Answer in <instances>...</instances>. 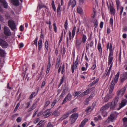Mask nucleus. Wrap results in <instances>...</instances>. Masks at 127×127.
<instances>
[{"label":"nucleus","mask_w":127,"mask_h":127,"mask_svg":"<svg viewBox=\"0 0 127 127\" xmlns=\"http://www.w3.org/2000/svg\"><path fill=\"white\" fill-rule=\"evenodd\" d=\"M109 47V53L108 57V65L110 64L112 61L113 59V51L114 49H112V46L111 43L110 44Z\"/></svg>","instance_id":"obj_1"},{"label":"nucleus","mask_w":127,"mask_h":127,"mask_svg":"<svg viewBox=\"0 0 127 127\" xmlns=\"http://www.w3.org/2000/svg\"><path fill=\"white\" fill-rule=\"evenodd\" d=\"M8 24L9 26L12 30L13 31L15 30L16 26L14 21L12 20H10L8 21Z\"/></svg>","instance_id":"obj_2"},{"label":"nucleus","mask_w":127,"mask_h":127,"mask_svg":"<svg viewBox=\"0 0 127 127\" xmlns=\"http://www.w3.org/2000/svg\"><path fill=\"white\" fill-rule=\"evenodd\" d=\"M78 62V57H77L76 61L75 62H74L73 64L72 65L71 67V69L72 73H73L74 72L75 67L76 69L77 68Z\"/></svg>","instance_id":"obj_3"},{"label":"nucleus","mask_w":127,"mask_h":127,"mask_svg":"<svg viewBox=\"0 0 127 127\" xmlns=\"http://www.w3.org/2000/svg\"><path fill=\"white\" fill-rule=\"evenodd\" d=\"M51 109H48L44 111L42 113V116H44V118H47L51 115Z\"/></svg>","instance_id":"obj_4"},{"label":"nucleus","mask_w":127,"mask_h":127,"mask_svg":"<svg viewBox=\"0 0 127 127\" xmlns=\"http://www.w3.org/2000/svg\"><path fill=\"white\" fill-rule=\"evenodd\" d=\"M4 32L5 35L9 36L11 35V32L9 28L6 26H5L4 28Z\"/></svg>","instance_id":"obj_5"},{"label":"nucleus","mask_w":127,"mask_h":127,"mask_svg":"<svg viewBox=\"0 0 127 127\" xmlns=\"http://www.w3.org/2000/svg\"><path fill=\"white\" fill-rule=\"evenodd\" d=\"M0 45L3 48H7L8 44L7 42L4 40L0 38Z\"/></svg>","instance_id":"obj_6"},{"label":"nucleus","mask_w":127,"mask_h":127,"mask_svg":"<svg viewBox=\"0 0 127 127\" xmlns=\"http://www.w3.org/2000/svg\"><path fill=\"white\" fill-rule=\"evenodd\" d=\"M72 97V95L70 93H69L64 99L62 104H63L67 101H70Z\"/></svg>","instance_id":"obj_7"},{"label":"nucleus","mask_w":127,"mask_h":127,"mask_svg":"<svg viewBox=\"0 0 127 127\" xmlns=\"http://www.w3.org/2000/svg\"><path fill=\"white\" fill-rule=\"evenodd\" d=\"M78 116V114L77 113H75L73 114L70 116V118L72 119L71 123H73L77 120Z\"/></svg>","instance_id":"obj_8"},{"label":"nucleus","mask_w":127,"mask_h":127,"mask_svg":"<svg viewBox=\"0 0 127 127\" xmlns=\"http://www.w3.org/2000/svg\"><path fill=\"white\" fill-rule=\"evenodd\" d=\"M112 104V102L109 103L101 107L100 109L101 111H105V110L107 109L110 105Z\"/></svg>","instance_id":"obj_9"},{"label":"nucleus","mask_w":127,"mask_h":127,"mask_svg":"<svg viewBox=\"0 0 127 127\" xmlns=\"http://www.w3.org/2000/svg\"><path fill=\"white\" fill-rule=\"evenodd\" d=\"M94 44V42L92 40L90 41L89 43L88 42H87L86 43L85 45L86 51H87L88 50H89L90 47L91 48L93 47Z\"/></svg>","instance_id":"obj_10"},{"label":"nucleus","mask_w":127,"mask_h":127,"mask_svg":"<svg viewBox=\"0 0 127 127\" xmlns=\"http://www.w3.org/2000/svg\"><path fill=\"white\" fill-rule=\"evenodd\" d=\"M60 107H58L52 113V115L55 116H59L60 114V112L61 110L60 109Z\"/></svg>","instance_id":"obj_11"},{"label":"nucleus","mask_w":127,"mask_h":127,"mask_svg":"<svg viewBox=\"0 0 127 127\" xmlns=\"http://www.w3.org/2000/svg\"><path fill=\"white\" fill-rule=\"evenodd\" d=\"M119 75L120 72L119 71L115 75L114 78L113 79L111 82L115 84L117 83L118 80Z\"/></svg>","instance_id":"obj_12"},{"label":"nucleus","mask_w":127,"mask_h":127,"mask_svg":"<svg viewBox=\"0 0 127 127\" xmlns=\"http://www.w3.org/2000/svg\"><path fill=\"white\" fill-rule=\"evenodd\" d=\"M119 98L117 96H116L114 99L113 105H111L110 107L111 109L113 108H115V106L116 105L118 101Z\"/></svg>","instance_id":"obj_13"},{"label":"nucleus","mask_w":127,"mask_h":127,"mask_svg":"<svg viewBox=\"0 0 127 127\" xmlns=\"http://www.w3.org/2000/svg\"><path fill=\"white\" fill-rule=\"evenodd\" d=\"M127 104V100L126 99H123L120 104L119 107L121 108L125 106Z\"/></svg>","instance_id":"obj_14"},{"label":"nucleus","mask_w":127,"mask_h":127,"mask_svg":"<svg viewBox=\"0 0 127 127\" xmlns=\"http://www.w3.org/2000/svg\"><path fill=\"white\" fill-rule=\"evenodd\" d=\"M112 97V95L111 93L109 94H107L106 96H105L104 101L105 102H107L109 99L111 98Z\"/></svg>","instance_id":"obj_15"},{"label":"nucleus","mask_w":127,"mask_h":127,"mask_svg":"<svg viewBox=\"0 0 127 127\" xmlns=\"http://www.w3.org/2000/svg\"><path fill=\"white\" fill-rule=\"evenodd\" d=\"M69 114L68 113V112L66 114H64L63 115L61 118H60L59 120V121H61L63 120L64 119L68 117Z\"/></svg>","instance_id":"obj_16"},{"label":"nucleus","mask_w":127,"mask_h":127,"mask_svg":"<svg viewBox=\"0 0 127 127\" xmlns=\"http://www.w3.org/2000/svg\"><path fill=\"white\" fill-rule=\"evenodd\" d=\"M61 5L60 4H59L58 5L57 9V15L60 16L61 14Z\"/></svg>","instance_id":"obj_17"},{"label":"nucleus","mask_w":127,"mask_h":127,"mask_svg":"<svg viewBox=\"0 0 127 127\" xmlns=\"http://www.w3.org/2000/svg\"><path fill=\"white\" fill-rule=\"evenodd\" d=\"M97 47L99 52L100 55H101L102 53V49L101 45L100 43H98Z\"/></svg>","instance_id":"obj_18"},{"label":"nucleus","mask_w":127,"mask_h":127,"mask_svg":"<svg viewBox=\"0 0 127 127\" xmlns=\"http://www.w3.org/2000/svg\"><path fill=\"white\" fill-rule=\"evenodd\" d=\"M110 11L111 14L114 15L115 14V10L113 6L110 5Z\"/></svg>","instance_id":"obj_19"},{"label":"nucleus","mask_w":127,"mask_h":127,"mask_svg":"<svg viewBox=\"0 0 127 127\" xmlns=\"http://www.w3.org/2000/svg\"><path fill=\"white\" fill-rule=\"evenodd\" d=\"M127 87V84L126 85L123 87L120 90V91L121 92V96H122L125 93V90Z\"/></svg>","instance_id":"obj_20"},{"label":"nucleus","mask_w":127,"mask_h":127,"mask_svg":"<svg viewBox=\"0 0 127 127\" xmlns=\"http://www.w3.org/2000/svg\"><path fill=\"white\" fill-rule=\"evenodd\" d=\"M6 53L5 51L3 49H0V55L2 57H4L6 56Z\"/></svg>","instance_id":"obj_21"},{"label":"nucleus","mask_w":127,"mask_h":127,"mask_svg":"<svg viewBox=\"0 0 127 127\" xmlns=\"http://www.w3.org/2000/svg\"><path fill=\"white\" fill-rule=\"evenodd\" d=\"M37 94V93H36L35 92H33L30 95L29 98L30 100L32 99L34 97H35Z\"/></svg>","instance_id":"obj_22"},{"label":"nucleus","mask_w":127,"mask_h":127,"mask_svg":"<svg viewBox=\"0 0 127 127\" xmlns=\"http://www.w3.org/2000/svg\"><path fill=\"white\" fill-rule=\"evenodd\" d=\"M0 2L3 4V6L5 8H7V3L5 0H2Z\"/></svg>","instance_id":"obj_23"},{"label":"nucleus","mask_w":127,"mask_h":127,"mask_svg":"<svg viewBox=\"0 0 127 127\" xmlns=\"http://www.w3.org/2000/svg\"><path fill=\"white\" fill-rule=\"evenodd\" d=\"M43 8H47V7L44 4L42 3H39L38 4L37 8H39L40 10V9Z\"/></svg>","instance_id":"obj_24"},{"label":"nucleus","mask_w":127,"mask_h":127,"mask_svg":"<svg viewBox=\"0 0 127 127\" xmlns=\"http://www.w3.org/2000/svg\"><path fill=\"white\" fill-rule=\"evenodd\" d=\"M115 84L111 82V84L109 89L110 93H111L112 92L114 88V87Z\"/></svg>","instance_id":"obj_25"},{"label":"nucleus","mask_w":127,"mask_h":127,"mask_svg":"<svg viewBox=\"0 0 127 127\" xmlns=\"http://www.w3.org/2000/svg\"><path fill=\"white\" fill-rule=\"evenodd\" d=\"M60 61V59H59L58 58H57L56 64L55 66V68H58L59 66Z\"/></svg>","instance_id":"obj_26"},{"label":"nucleus","mask_w":127,"mask_h":127,"mask_svg":"<svg viewBox=\"0 0 127 127\" xmlns=\"http://www.w3.org/2000/svg\"><path fill=\"white\" fill-rule=\"evenodd\" d=\"M13 4L15 6H17L19 5V2L18 0H13L12 1Z\"/></svg>","instance_id":"obj_27"},{"label":"nucleus","mask_w":127,"mask_h":127,"mask_svg":"<svg viewBox=\"0 0 127 127\" xmlns=\"http://www.w3.org/2000/svg\"><path fill=\"white\" fill-rule=\"evenodd\" d=\"M76 26H74L72 29V38H73L74 36L75 35V34L76 30Z\"/></svg>","instance_id":"obj_28"},{"label":"nucleus","mask_w":127,"mask_h":127,"mask_svg":"<svg viewBox=\"0 0 127 127\" xmlns=\"http://www.w3.org/2000/svg\"><path fill=\"white\" fill-rule=\"evenodd\" d=\"M50 103V101L49 100H48L46 101L44 103V109H46L47 106L49 105Z\"/></svg>","instance_id":"obj_29"},{"label":"nucleus","mask_w":127,"mask_h":127,"mask_svg":"<svg viewBox=\"0 0 127 127\" xmlns=\"http://www.w3.org/2000/svg\"><path fill=\"white\" fill-rule=\"evenodd\" d=\"M116 4L117 10L118 11L120 7V2L119 0H115Z\"/></svg>","instance_id":"obj_30"},{"label":"nucleus","mask_w":127,"mask_h":127,"mask_svg":"<svg viewBox=\"0 0 127 127\" xmlns=\"http://www.w3.org/2000/svg\"><path fill=\"white\" fill-rule=\"evenodd\" d=\"M115 115L114 114H111L110 116L108 117V120L109 121L113 120L114 118Z\"/></svg>","instance_id":"obj_31"},{"label":"nucleus","mask_w":127,"mask_h":127,"mask_svg":"<svg viewBox=\"0 0 127 127\" xmlns=\"http://www.w3.org/2000/svg\"><path fill=\"white\" fill-rule=\"evenodd\" d=\"M52 1L51 3V5L52 8L54 11L56 12V8L55 6V4H54V0H52Z\"/></svg>","instance_id":"obj_32"},{"label":"nucleus","mask_w":127,"mask_h":127,"mask_svg":"<svg viewBox=\"0 0 127 127\" xmlns=\"http://www.w3.org/2000/svg\"><path fill=\"white\" fill-rule=\"evenodd\" d=\"M96 62L95 60H94V62L93 63V65L91 68V69L92 70H94L96 67Z\"/></svg>","instance_id":"obj_33"},{"label":"nucleus","mask_w":127,"mask_h":127,"mask_svg":"<svg viewBox=\"0 0 127 127\" xmlns=\"http://www.w3.org/2000/svg\"><path fill=\"white\" fill-rule=\"evenodd\" d=\"M77 108H76L74 109H73L72 110H69L68 111V113L69 114H71L75 112L77 110Z\"/></svg>","instance_id":"obj_34"},{"label":"nucleus","mask_w":127,"mask_h":127,"mask_svg":"<svg viewBox=\"0 0 127 127\" xmlns=\"http://www.w3.org/2000/svg\"><path fill=\"white\" fill-rule=\"evenodd\" d=\"M35 105V104H33L32 106H31L28 110V112H30L32 110H33L35 109L36 107L35 106L34 107Z\"/></svg>","instance_id":"obj_35"},{"label":"nucleus","mask_w":127,"mask_h":127,"mask_svg":"<svg viewBox=\"0 0 127 127\" xmlns=\"http://www.w3.org/2000/svg\"><path fill=\"white\" fill-rule=\"evenodd\" d=\"M38 39V37H37L35 38V40L34 41L33 43V42L32 43V45H35L36 46V47H37V42Z\"/></svg>","instance_id":"obj_36"},{"label":"nucleus","mask_w":127,"mask_h":127,"mask_svg":"<svg viewBox=\"0 0 127 127\" xmlns=\"http://www.w3.org/2000/svg\"><path fill=\"white\" fill-rule=\"evenodd\" d=\"M77 11L78 13L81 14L82 13L83 10L80 7H78L77 9Z\"/></svg>","instance_id":"obj_37"},{"label":"nucleus","mask_w":127,"mask_h":127,"mask_svg":"<svg viewBox=\"0 0 127 127\" xmlns=\"http://www.w3.org/2000/svg\"><path fill=\"white\" fill-rule=\"evenodd\" d=\"M93 13L92 15V17L93 18L95 17L96 15V10L94 8H93Z\"/></svg>","instance_id":"obj_38"},{"label":"nucleus","mask_w":127,"mask_h":127,"mask_svg":"<svg viewBox=\"0 0 127 127\" xmlns=\"http://www.w3.org/2000/svg\"><path fill=\"white\" fill-rule=\"evenodd\" d=\"M87 39L86 36L85 34H83L82 37V42L83 43L85 42Z\"/></svg>","instance_id":"obj_39"},{"label":"nucleus","mask_w":127,"mask_h":127,"mask_svg":"<svg viewBox=\"0 0 127 127\" xmlns=\"http://www.w3.org/2000/svg\"><path fill=\"white\" fill-rule=\"evenodd\" d=\"M45 46L47 50L46 51L47 52L48 49V42L47 40L46 41L45 43Z\"/></svg>","instance_id":"obj_40"},{"label":"nucleus","mask_w":127,"mask_h":127,"mask_svg":"<svg viewBox=\"0 0 127 127\" xmlns=\"http://www.w3.org/2000/svg\"><path fill=\"white\" fill-rule=\"evenodd\" d=\"M99 81L98 78L96 79L95 80H94L93 82L91 83L92 85H93L97 83Z\"/></svg>","instance_id":"obj_41"},{"label":"nucleus","mask_w":127,"mask_h":127,"mask_svg":"<svg viewBox=\"0 0 127 127\" xmlns=\"http://www.w3.org/2000/svg\"><path fill=\"white\" fill-rule=\"evenodd\" d=\"M94 24L95 27L96 28L98 27V22L96 19L94 21Z\"/></svg>","instance_id":"obj_42"},{"label":"nucleus","mask_w":127,"mask_h":127,"mask_svg":"<svg viewBox=\"0 0 127 127\" xmlns=\"http://www.w3.org/2000/svg\"><path fill=\"white\" fill-rule=\"evenodd\" d=\"M76 4V1L75 0H73L71 4V7L73 8L75 6Z\"/></svg>","instance_id":"obj_43"},{"label":"nucleus","mask_w":127,"mask_h":127,"mask_svg":"<svg viewBox=\"0 0 127 127\" xmlns=\"http://www.w3.org/2000/svg\"><path fill=\"white\" fill-rule=\"evenodd\" d=\"M127 78L125 77L124 75L121 78H120V82H123L124 81L126 80Z\"/></svg>","instance_id":"obj_44"},{"label":"nucleus","mask_w":127,"mask_h":127,"mask_svg":"<svg viewBox=\"0 0 127 127\" xmlns=\"http://www.w3.org/2000/svg\"><path fill=\"white\" fill-rule=\"evenodd\" d=\"M53 27L54 31L55 32H57V28L56 26V23L55 22L53 24Z\"/></svg>","instance_id":"obj_45"},{"label":"nucleus","mask_w":127,"mask_h":127,"mask_svg":"<svg viewBox=\"0 0 127 127\" xmlns=\"http://www.w3.org/2000/svg\"><path fill=\"white\" fill-rule=\"evenodd\" d=\"M90 99H89V98H88L86 99L85 100V103H84V105H87L88 104H89V101H90Z\"/></svg>","instance_id":"obj_46"},{"label":"nucleus","mask_w":127,"mask_h":127,"mask_svg":"<svg viewBox=\"0 0 127 127\" xmlns=\"http://www.w3.org/2000/svg\"><path fill=\"white\" fill-rule=\"evenodd\" d=\"M62 50H63V53H62V56H64L65 55V54L66 53V50L65 48L64 47H63L62 48Z\"/></svg>","instance_id":"obj_47"},{"label":"nucleus","mask_w":127,"mask_h":127,"mask_svg":"<svg viewBox=\"0 0 127 127\" xmlns=\"http://www.w3.org/2000/svg\"><path fill=\"white\" fill-rule=\"evenodd\" d=\"M65 65L64 64H63L62 65V67L61 70V74H63L65 71Z\"/></svg>","instance_id":"obj_48"},{"label":"nucleus","mask_w":127,"mask_h":127,"mask_svg":"<svg viewBox=\"0 0 127 127\" xmlns=\"http://www.w3.org/2000/svg\"><path fill=\"white\" fill-rule=\"evenodd\" d=\"M68 22H67V20L66 21H65V24H64V26L65 27V28L66 30H67V28H68Z\"/></svg>","instance_id":"obj_49"},{"label":"nucleus","mask_w":127,"mask_h":127,"mask_svg":"<svg viewBox=\"0 0 127 127\" xmlns=\"http://www.w3.org/2000/svg\"><path fill=\"white\" fill-rule=\"evenodd\" d=\"M90 90V89H87L84 92L85 95L88 94L89 93Z\"/></svg>","instance_id":"obj_50"},{"label":"nucleus","mask_w":127,"mask_h":127,"mask_svg":"<svg viewBox=\"0 0 127 127\" xmlns=\"http://www.w3.org/2000/svg\"><path fill=\"white\" fill-rule=\"evenodd\" d=\"M81 43V41L80 40H77L76 42V45L77 46H79L80 45Z\"/></svg>","instance_id":"obj_51"},{"label":"nucleus","mask_w":127,"mask_h":127,"mask_svg":"<svg viewBox=\"0 0 127 127\" xmlns=\"http://www.w3.org/2000/svg\"><path fill=\"white\" fill-rule=\"evenodd\" d=\"M123 122L124 125H125L126 123L127 122V118L124 117L123 119Z\"/></svg>","instance_id":"obj_52"},{"label":"nucleus","mask_w":127,"mask_h":127,"mask_svg":"<svg viewBox=\"0 0 127 127\" xmlns=\"http://www.w3.org/2000/svg\"><path fill=\"white\" fill-rule=\"evenodd\" d=\"M57 101V100L56 99H55L54 101L52 102L51 104V106L52 107H53Z\"/></svg>","instance_id":"obj_53"},{"label":"nucleus","mask_w":127,"mask_h":127,"mask_svg":"<svg viewBox=\"0 0 127 127\" xmlns=\"http://www.w3.org/2000/svg\"><path fill=\"white\" fill-rule=\"evenodd\" d=\"M101 112H102V114L104 117H105L107 116V113L106 111Z\"/></svg>","instance_id":"obj_54"},{"label":"nucleus","mask_w":127,"mask_h":127,"mask_svg":"<svg viewBox=\"0 0 127 127\" xmlns=\"http://www.w3.org/2000/svg\"><path fill=\"white\" fill-rule=\"evenodd\" d=\"M20 105V102L18 103L17 105L15 107L14 110V111H16L17 110V109H18V107Z\"/></svg>","instance_id":"obj_55"},{"label":"nucleus","mask_w":127,"mask_h":127,"mask_svg":"<svg viewBox=\"0 0 127 127\" xmlns=\"http://www.w3.org/2000/svg\"><path fill=\"white\" fill-rule=\"evenodd\" d=\"M109 22L110 24L112 26L113 24V18H110L109 20Z\"/></svg>","instance_id":"obj_56"},{"label":"nucleus","mask_w":127,"mask_h":127,"mask_svg":"<svg viewBox=\"0 0 127 127\" xmlns=\"http://www.w3.org/2000/svg\"><path fill=\"white\" fill-rule=\"evenodd\" d=\"M85 122L84 121H82L81 122L80 125L79 126V127H83V126L85 125Z\"/></svg>","instance_id":"obj_57"},{"label":"nucleus","mask_w":127,"mask_h":127,"mask_svg":"<svg viewBox=\"0 0 127 127\" xmlns=\"http://www.w3.org/2000/svg\"><path fill=\"white\" fill-rule=\"evenodd\" d=\"M81 93L80 91L76 92L75 93L74 96L76 97L77 96L79 95Z\"/></svg>","instance_id":"obj_58"},{"label":"nucleus","mask_w":127,"mask_h":127,"mask_svg":"<svg viewBox=\"0 0 127 127\" xmlns=\"http://www.w3.org/2000/svg\"><path fill=\"white\" fill-rule=\"evenodd\" d=\"M4 19L3 17L0 15V21L2 22H3L4 21Z\"/></svg>","instance_id":"obj_59"},{"label":"nucleus","mask_w":127,"mask_h":127,"mask_svg":"<svg viewBox=\"0 0 127 127\" xmlns=\"http://www.w3.org/2000/svg\"><path fill=\"white\" fill-rule=\"evenodd\" d=\"M65 94V92L64 90L62 92V93L60 95V97H63Z\"/></svg>","instance_id":"obj_60"},{"label":"nucleus","mask_w":127,"mask_h":127,"mask_svg":"<svg viewBox=\"0 0 127 127\" xmlns=\"http://www.w3.org/2000/svg\"><path fill=\"white\" fill-rule=\"evenodd\" d=\"M65 79V76H63L62 77V79H61L60 82H61V83H63V82L64 81V80Z\"/></svg>","instance_id":"obj_61"},{"label":"nucleus","mask_w":127,"mask_h":127,"mask_svg":"<svg viewBox=\"0 0 127 127\" xmlns=\"http://www.w3.org/2000/svg\"><path fill=\"white\" fill-rule=\"evenodd\" d=\"M40 121V119L39 118L36 119L34 121V123L36 124Z\"/></svg>","instance_id":"obj_62"},{"label":"nucleus","mask_w":127,"mask_h":127,"mask_svg":"<svg viewBox=\"0 0 127 127\" xmlns=\"http://www.w3.org/2000/svg\"><path fill=\"white\" fill-rule=\"evenodd\" d=\"M42 40L41 39H40L38 41V46L42 45Z\"/></svg>","instance_id":"obj_63"},{"label":"nucleus","mask_w":127,"mask_h":127,"mask_svg":"<svg viewBox=\"0 0 127 127\" xmlns=\"http://www.w3.org/2000/svg\"><path fill=\"white\" fill-rule=\"evenodd\" d=\"M24 27L22 25H21L19 27L20 30L21 31H23L24 30Z\"/></svg>","instance_id":"obj_64"}]
</instances>
